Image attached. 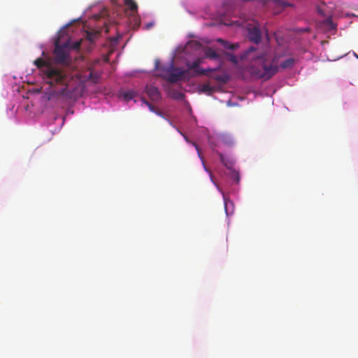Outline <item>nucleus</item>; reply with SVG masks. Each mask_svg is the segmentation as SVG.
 I'll return each mask as SVG.
<instances>
[{
  "mask_svg": "<svg viewBox=\"0 0 358 358\" xmlns=\"http://www.w3.org/2000/svg\"><path fill=\"white\" fill-rule=\"evenodd\" d=\"M69 46L68 41L61 45L58 38L55 41L53 61L39 57L34 62L43 80L55 88L54 93L66 99L73 97V88L70 83L74 77V69L69 54Z\"/></svg>",
  "mask_w": 358,
  "mask_h": 358,
  "instance_id": "nucleus-1",
  "label": "nucleus"
},
{
  "mask_svg": "<svg viewBox=\"0 0 358 358\" xmlns=\"http://www.w3.org/2000/svg\"><path fill=\"white\" fill-rule=\"evenodd\" d=\"M278 69L277 58L264 52L255 57L246 68V71L255 78L267 80L278 73Z\"/></svg>",
  "mask_w": 358,
  "mask_h": 358,
  "instance_id": "nucleus-2",
  "label": "nucleus"
},
{
  "mask_svg": "<svg viewBox=\"0 0 358 358\" xmlns=\"http://www.w3.org/2000/svg\"><path fill=\"white\" fill-rule=\"evenodd\" d=\"M187 74V71L186 70L180 68L174 69L171 66L166 71L163 76L169 83H175L182 80Z\"/></svg>",
  "mask_w": 358,
  "mask_h": 358,
  "instance_id": "nucleus-3",
  "label": "nucleus"
},
{
  "mask_svg": "<svg viewBox=\"0 0 358 358\" xmlns=\"http://www.w3.org/2000/svg\"><path fill=\"white\" fill-rule=\"evenodd\" d=\"M201 63V59H198L194 61L191 64L189 65V68L187 70V73L189 71L193 70L195 72V75H208V73L216 71L217 69H202L199 67Z\"/></svg>",
  "mask_w": 358,
  "mask_h": 358,
  "instance_id": "nucleus-4",
  "label": "nucleus"
},
{
  "mask_svg": "<svg viewBox=\"0 0 358 358\" xmlns=\"http://www.w3.org/2000/svg\"><path fill=\"white\" fill-rule=\"evenodd\" d=\"M145 92L149 98L153 101H157L161 98V94L158 88L153 85H146Z\"/></svg>",
  "mask_w": 358,
  "mask_h": 358,
  "instance_id": "nucleus-5",
  "label": "nucleus"
},
{
  "mask_svg": "<svg viewBox=\"0 0 358 358\" xmlns=\"http://www.w3.org/2000/svg\"><path fill=\"white\" fill-rule=\"evenodd\" d=\"M248 38L251 41L255 43L260 42L262 39V35L259 29L256 27H253L252 28L250 29L248 32Z\"/></svg>",
  "mask_w": 358,
  "mask_h": 358,
  "instance_id": "nucleus-6",
  "label": "nucleus"
},
{
  "mask_svg": "<svg viewBox=\"0 0 358 358\" xmlns=\"http://www.w3.org/2000/svg\"><path fill=\"white\" fill-rule=\"evenodd\" d=\"M317 12L322 15V16H327V18L325 20L324 23L329 27L331 29H335L336 25L332 21L331 17L328 16L325 12L324 11L323 8L321 6L317 7Z\"/></svg>",
  "mask_w": 358,
  "mask_h": 358,
  "instance_id": "nucleus-7",
  "label": "nucleus"
},
{
  "mask_svg": "<svg viewBox=\"0 0 358 358\" xmlns=\"http://www.w3.org/2000/svg\"><path fill=\"white\" fill-rule=\"evenodd\" d=\"M220 142L227 146H231L234 143V139L229 134H223L220 136Z\"/></svg>",
  "mask_w": 358,
  "mask_h": 358,
  "instance_id": "nucleus-8",
  "label": "nucleus"
},
{
  "mask_svg": "<svg viewBox=\"0 0 358 358\" xmlns=\"http://www.w3.org/2000/svg\"><path fill=\"white\" fill-rule=\"evenodd\" d=\"M100 35V31H86L85 37L87 41L93 43Z\"/></svg>",
  "mask_w": 358,
  "mask_h": 358,
  "instance_id": "nucleus-9",
  "label": "nucleus"
},
{
  "mask_svg": "<svg viewBox=\"0 0 358 358\" xmlns=\"http://www.w3.org/2000/svg\"><path fill=\"white\" fill-rule=\"evenodd\" d=\"M204 55L206 58L219 59L220 55L212 48H208L205 50Z\"/></svg>",
  "mask_w": 358,
  "mask_h": 358,
  "instance_id": "nucleus-10",
  "label": "nucleus"
},
{
  "mask_svg": "<svg viewBox=\"0 0 358 358\" xmlns=\"http://www.w3.org/2000/svg\"><path fill=\"white\" fill-rule=\"evenodd\" d=\"M121 96L126 100L129 101L133 99L136 96V92L134 90H127L122 92Z\"/></svg>",
  "mask_w": 358,
  "mask_h": 358,
  "instance_id": "nucleus-11",
  "label": "nucleus"
},
{
  "mask_svg": "<svg viewBox=\"0 0 358 358\" xmlns=\"http://www.w3.org/2000/svg\"><path fill=\"white\" fill-rule=\"evenodd\" d=\"M217 41L220 42L222 45V46L226 49L235 50L236 48H237L238 47V43L230 44L229 42H227L222 38H218Z\"/></svg>",
  "mask_w": 358,
  "mask_h": 358,
  "instance_id": "nucleus-12",
  "label": "nucleus"
},
{
  "mask_svg": "<svg viewBox=\"0 0 358 358\" xmlns=\"http://www.w3.org/2000/svg\"><path fill=\"white\" fill-rule=\"evenodd\" d=\"M294 62L295 61L293 58H288V59H285L280 64V66L283 69L291 68L294 66Z\"/></svg>",
  "mask_w": 358,
  "mask_h": 358,
  "instance_id": "nucleus-13",
  "label": "nucleus"
},
{
  "mask_svg": "<svg viewBox=\"0 0 358 358\" xmlns=\"http://www.w3.org/2000/svg\"><path fill=\"white\" fill-rule=\"evenodd\" d=\"M124 4L129 7L132 12H137L138 5L134 0H124Z\"/></svg>",
  "mask_w": 358,
  "mask_h": 358,
  "instance_id": "nucleus-14",
  "label": "nucleus"
},
{
  "mask_svg": "<svg viewBox=\"0 0 358 358\" xmlns=\"http://www.w3.org/2000/svg\"><path fill=\"white\" fill-rule=\"evenodd\" d=\"M230 178L231 180L235 181L236 183H238L240 181V175L239 173L236 170H231L230 172Z\"/></svg>",
  "mask_w": 358,
  "mask_h": 358,
  "instance_id": "nucleus-15",
  "label": "nucleus"
},
{
  "mask_svg": "<svg viewBox=\"0 0 358 358\" xmlns=\"http://www.w3.org/2000/svg\"><path fill=\"white\" fill-rule=\"evenodd\" d=\"M218 155L220 156V159L222 162V163L227 168V169H231V166H232V163L231 162H229L228 159H226L225 157H224V155L220 153V152H218Z\"/></svg>",
  "mask_w": 358,
  "mask_h": 358,
  "instance_id": "nucleus-16",
  "label": "nucleus"
},
{
  "mask_svg": "<svg viewBox=\"0 0 358 358\" xmlns=\"http://www.w3.org/2000/svg\"><path fill=\"white\" fill-rule=\"evenodd\" d=\"M201 91L203 92L207 93L208 94H211L214 90L209 84H203L201 86Z\"/></svg>",
  "mask_w": 358,
  "mask_h": 358,
  "instance_id": "nucleus-17",
  "label": "nucleus"
},
{
  "mask_svg": "<svg viewBox=\"0 0 358 358\" xmlns=\"http://www.w3.org/2000/svg\"><path fill=\"white\" fill-rule=\"evenodd\" d=\"M89 79L91 80L93 83H96L99 81V76L91 71L89 73Z\"/></svg>",
  "mask_w": 358,
  "mask_h": 358,
  "instance_id": "nucleus-18",
  "label": "nucleus"
},
{
  "mask_svg": "<svg viewBox=\"0 0 358 358\" xmlns=\"http://www.w3.org/2000/svg\"><path fill=\"white\" fill-rule=\"evenodd\" d=\"M214 78L219 82L226 83L227 81V76L225 75L217 76Z\"/></svg>",
  "mask_w": 358,
  "mask_h": 358,
  "instance_id": "nucleus-19",
  "label": "nucleus"
},
{
  "mask_svg": "<svg viewBox=\"0 0 358 358\" xmlns=\"http://www.w3.org/2000/svg\"><path fill=\"white\" fill-rule=\"evenodd\" d=\"M275 2H276L278 4L282 6V7H287V6H291L292 5L290 3H288L285 2L283 0H273Z\"/></svg>",
  "mask_w": 358,
  "mask_h": 358,
  "instance_id": "nucleus-20",
  "label": "nucleus"
},
{
  "mask_svg": "<svg viewBox=\"0 0 358 358\" xmlns=\"http://www.w3.org/2000/svg\"><path fill=\"white\" fill-rule=\"evenodd\" d=\"M193 145H194L195 146V148H196V151H197V152H198V155H199V158L201 159V161H202L203 164H204L203 159V157H202V156H201V150H200V148H199V146H198L196 144H195L194 143H193Z\"/></svg>",
  "mask_w": 358,
  "mask_h": 358,
  "instance_id": "nucleus-21",
  "label": "nucleus"
},
{
  "mask_svg": "<svg viewBox=\"0 0 358 358\" xmlns=\"http://www.w3.org/2000/svg\"><path fill=\"white\" fill-rule=\"evenodd\" d=\"M80 45H81V41H76L75 43H73L72 45H71V48L73 49H78L80 47Z\"/></svg>",
  "mask_w": 358,
  "mask_h": 358,
  "instance_id": "nucleus-22",
  "label": "nucleus"
},
{
  "mask_svg": "<svg viewBox=\"0 0 358 358\" xmlns=\"http://www.w3.org/2000/svg\"><path fill=\"white\" fill-rule=\"evenodd\" d=\"M255 50V48L254 47H250L248 48V50L246 51L245 57H249L250 54Z\"/></svg>",
  "mask_w": 358,
  "mask_h": 358,
  "instance_id": "nucleus-23",
  "label": "nucleus"
},
{
  "mask_svg": "<svg viewBox=\"0 0 358 358\" xmlns=\"http://www.w3.org/2000/svg\"><path fill=\"white\" fill-rule=\"evenodd\" d=\"M143 103H145L148 106V108H150V110L151 111H155V107L151 103H150L148 101H147L145 100H143Z\"/></svg>",
  "mask_w": 358,
  "mask_h": 358,
  "instance_id": "nucleus-24",
  "label": "nucleus"
},
{
  "mask_svg": "<svg viewBox=\"0 0 358 358\" xmlns=\"http://www.w3.org/2000/svg\"><path fill=\"white\" fill-rule=\"evenodd\" d=\"M230 57V60L234 62V63H236L237 62V58L235 55H229Z\"/></svg>",
  "mask_w": 358,
  "mask_h": 358,
  "instance_id": "nucleus-25",
  "label": "nucleus"
},
{
  "mask_svg": "<svg viewBox=\"0 0 358 358\" xmlns=\"http://www.w3.org/2000/svg\"><path fill=\"white\" fill-rule=\"evenodd\" d=\"M154 26V22H149V23H147L145 24V29H150V28H152V27Z\"/></svg>",
  "mask_w": 358,
  "mask_h": 358,
  "instance_id": "nucleus-26",
  "label": "nucleus"
},
{
  "mask_svg": "<svg viewBox=\"0 0 358 358\" xmlns=\"http://www.w3.org/2000/svg\"><path fill=\"white\" fill-rule=\"evenodd\" d=\"M178 99H182L183 97V94L182 93H180L179 92L176 96Z\"/></svg>",
  "mask_w": 358,
  "mask_h": 358,
  "instance_id": "nucleus-27",
  "label": "nucleus"
},
{
  "mask_svg": "<svg viewBox=\"0 0 358 358\" xmlns=\"http://www.w3.org/2000/svg\"><path fill=\"white\" fill-rule=\"evenodd\" d=\"M235 23L237 24V25L238 26H241L242 24L241 22H240L239 21H236Z\"/></svg>",
  "mask_w": 358,
  "mask_h": 358,
  "instance_id": "nucleus-28",
  "label": "nucleus"
},
{
  "mask_svg": "<svg viewBox=\"0 0 358 358\" xmlns=\"http://www.w3.org/2000/svg\"><path fill=\"white\" fill-rule=\"evenodd\" d=\"M224 24H225V25H232V24H233V23H232V22H231V23H224Z\"/></svg>",
  "mask_w": 358,
  "mask_h": 358,
  "instance_id": "nucleus-29",
  "label": "nucleus"
},
{
  "mask_svg": "<svg viewBox=\"0 0 358 358\" xmlns=\"http://www.w3.org/2000/svg\"><path fill=\"white\" fill-rule=\"evenodd\" d=\"M357 17H358V15H357Z\"/></svg>",
  "mask_w": 358,
  "mask_h": 358,
  "instance_id": "nucleus-30",
  "label": "nucleus"
}]
</instances>
